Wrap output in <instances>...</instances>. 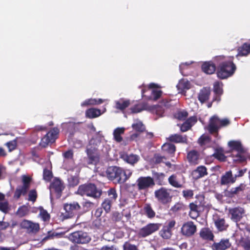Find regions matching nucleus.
Masks as SVG:
<instances>
[{"mask_svg":"<svg viewBox=\"0 0 250 250\" xmlns=\"http://www.w3.org/2000/svg\"><path fill=\"white\" fill-rule=\"evenodd\" d=\"M105 173L109 180L118 184L125 183L132 175L130 170H125L117 166L109 167Z\"/></svg>","mask_w":250,"mask_h":250,"instance_id":"f257e3e1","label":"nucleus"},{"mask_svg":"<svg viewBox=\"0 0 250 250\" xmlns=\"http://www.w3.org/2000/svg\"><path fill=\"white\" fill-rule=\"evenodd\" d=\"M236 70V66L232 60L224 61L218 66L216 75L221 80L227 79L232 76Z\"/></svg>","mask_w":250,"mask_h":250,"instance_id":"f03ea898","label":"nucleus"},{"mask_svg":"<svg viewBox=\"0 0 250 250\" xmlns=\"http://www.w3.org/2000/svg\"><path fill=\"white\" fill-rule=\"evenodd\" d=\"M76 193L81 196L85 195L97 199L101 196L102 191L98 189L94 184L87 183L79 186Z\"/></svg>","mask_w":250,"mask_h":250,"instance_id":"7ed1b4c3","label":"nucleus"},{"mask_svg":"<svg viewBox=\"0 0 250 250\" xmlns=\"http://www.w3.org/2000/svg\"><path fill=\"white\" fill-rule=\"evenodd\" d=\"M230 124L228 119H221L217 115H214L209 119L207 129L210 134L217 136L221 128L227 126Z\"/></svg>","mask_w":250,"mask_h":250,"instance_id":"20e7f679","label":"nucleus"},{"mask_svg":"<svg viewBox=\"0 0 250 250\" xmlns=\"http://www.w3.org/2000/svg\"><path fill=\"white\" fill-rule=\"evenodd\" d=\"M170 191V189L162 187L154 191V197L159 204L167 206L172 200L173 196L171 194Z\"/></svg>","mask_w":250,"mask_h":250,"instance_id":"39448f33","label":"nucleus"},{"mask_svg":"<svg viewBox=\"0 0 250 250\" xmlns=\"http://www.w3.org/2000/svg\"><path fill=\"white\" fill-rule=\"evenodd\" d=\"M71 242L77 244H87L91 241L90 234L83 230L75 231L71 233L69 236Z\"/></svg>","mask_w":250,"mask_h":250,"instance_id":"423d86ee","label":"nucleus"},{"mask_svg":"<svg viewBox=\"0 0 250 250\" xmlns=\"http://www.w3.org/2000/svg\"><path fill=\"white\" fill-rule=\"evenodd\" d=\"M64 213H62V216L63 219L72 218L79 214L81 207L77 202L63 204Z\"/></svg>","mask_w":250,"mask_h":250,"instance_id":"0eeeda50","label":"nucleus"},{"mask_svg":"<svg viewBox=\"0 0 250 250\" xmlns=\"http://www.w3.org/2000/svg\"><path fill=\"white\" fill-rule=\"evenodd\" d=\"M138 190H146L151 188L155 185V180L149 176H141L136 181Z\"/></svg>","mask_w":250,"mask_h":250,"instance_id":"6e6552de","label":"nucleus"},{"mask_svg":"<svg viewBox=\"0 0 250 250\" xmlns=\"http://www.w3.org/2000/svg\"><path fill=\"white\" fill-rule=\"evenodd\" d=\"M246 188V185L241 183L238 186L231 188L229 190H225V196L231 198L236 197L239 199H243L245 196L244 190Z\"/></svg>","mask_w":250,"mask_h":250,"instance_id":"1a4fd4ad","label":"nucleus"},{"mask_svg":"<svg viewBox=\"0 0 250 250\" xmlns=\"http://www.w3.org/2000/svg\"><path fill=\"white\" fill-rule=\"evenodd\" d=\"M161 226L160 223H148L139 229L138 236L139 238H145L158 230Z\"/></svg>","mask_w":250,"mask_h":250,"instance_id":"9d476101","label":"nucleus"},{"mask_svg":"<svg viewBox=\"0 0 250 250\" xmlns=\"http://www.w3.org/2000/svg\"><path fill=\"white\" fill-rule=\"evenodd\" d=\"M20 225L21 228L25 229L28 234H36L40 229L39 223L26 219L23 220Z\"/></svg>","mask_w":250,"mask_h":250,"instance_id":"9b49d317","label":"nucleus"},{"mask_svg":"<svg viewBox=\"0 0 250 250\" xmlns=\"http://www.w3.org/2000/svg\"><path fill=\"white\" fill-rule=\"evenodd\" d=\"M59 132V129L57 128H53L51 129L42 139L40 145L43 147H46L49 143H54L57 138Z\"/></svg>","mask_w":250,"mask_h":250,"instance_id":"f8f14e48","label":"nucleus"},{"mask_svg":"<svg viewBox=\"0 0 250 250\" xmlns=\"http://www.w3.org/2000/svg\"><path fill=\"white\" fill-rule=\"evenodd\" d=\"M245 208L240 206L230 208L229 209L231 220L235 223L239 222L245 216Z\"/></svg>","mask_w":250,"mask_h":250,"instance_id":"ddd939ff","label":"nucleus"},{"mask_svg":"<svg viewBox=\"0 0 250 250\" xmlns=\"http://www.w3.org/2000/svg\"><path fill=\"white\" fill-rule=\"evenodd\" d=\"M204 205H203L201 202L198 200H196L194 202L190 203L189 204V208L190 211L189 212V217L193 219H196L200 215L202 209H203Z\"/></svg>","mask_w":250,"mask_h":250,"instance_id":"4468645a","label":"nucleus"},{"mask_svg":"<svg viewBox=\"0 0 250 250\" xmlns=\"http://www.w3.org/2000/svg\"><path fill=\"white\" fill-rule=\"evenodd\" d=\"M197 231V227L194 223L189 221L183 224L181 229V232L183 235L187 237H191Z\"/></svg>","mask_w":250,"mask_h":250,"instance_id":"2eb2a0df","label":"nucleus"},{"mask_svg":"<svg viewBox=\"0 0 250 250\" xmlns=\"http://www.w3.org/2000/svg\"><path fill=\"white\" fill-rule=\"evenodd\" d=\"M176 224L175 220H171L167 224L165 225L159 231L160 235L165 239H168L172 236V229Z\"/></svg>","mask_w":250,"mask_h":250,"instance_id":"dca6fc26","label":"nucleus"},{"mask_svg":"<svg viewBox=\"0 0 250 250\" xmlns=\"http://www.w3.org/2000/svg\"><path fill=\"white\" fill-rule=\"evenodd\" d=\"M236 182V176H234L231 170L226 171L220 178V184L221 186H229Z\"/></svg>","mask_w":250,"mask_h":250,"instance_id":"f3484780","label":"nucleus"},{"mask_svg":"<svg viewBox=\"0 0 250 250\" xmlns=\"http://www.w3.org/2000/svg\"><path fill=\"white\" fill-rule=\"evenodd\" d=\"M231 247L229 238H222L219 242H214L210 246L211 250H227Z\"/></svg>","mask_w":250,"mask_h":250,"instance_id":"a211bd4d","label":"nucleus"},{"mask_svg":"<svg viewBox=\"0 0 250 250\" xmlns=\"http://www.w3.org/2000/svg\"><path fill=\"white\" fill-rule=\"evenodd\" d=\"M187 159L190 166H196L199 164L200 154L197 150L193 149L187 153Z\"/></svg>","mask_w":250,"mask_h":250,"instance_id":"6ab92c4d","label":"nucleus"},{"mask_svg":"<svg viewBox=\"0 0 250 250\" xmlns=\"http://www.w3.org/2000/svg\"><path fill=\"white\" fill-rule=\"evenodd\" d=\"M50 188L54 191L60 197L64 188V186L63 182L59 178L55 177L50 184Z\"/></svg>","mask_w":250,"mask_h":250,"instance_id":"aec40b11","label":"nucleus"},{"mask_svg":"<svg viewBox=\"0 0 250 250\" xmlns=\"http://www.w3.org/2000/svg\"><path fill=\"white\" fill-rule=\"evenodd\" d=\"M120 158L124 161L131 165L137 163L140 159L138 155L133 153L128 154L126 152H123L120 153Z\"/></svg>","mask_w":250,"mask_h":250,"instance_id":"412c9836","label":"nucleus"},{"mask_svg":"<svg viewBox=\"0 0 250 250\" xmlns=\"http://www.w3.org/2000/svg\"><path fill=\"white\" fill-rule=\"evenodd\" d=\"M208 174L207 168L204 166H198L191 172V175L195 180L199 179Z\"/></svg>","mask_w":250,"mask_h":250,"instance_id":"4be33fe9","label":"nucleus"},{"mask_svg":"<svg viewBox=\"0 0 250 250\" xmlns=\"http://www.w3.org/2000/svg\"><path fill=\"white\" fill-rule=\"evenodd\" d=\"M142 214L150 219H153L156 216V212L150 203H146L141 210Z\"/></svg>","mask_w":250,"mask_h":250,"instance_id":"5701e85b","label":"nucleus"},{"mask_svg":"<svg viewBox=\"0 0 250 250\" xmlns=\"http://www.w3.org/2000/svg\"><path fill=\"white\" fill-rule=\"evenodd\" d=\"M211 93V90L209 87H204L199 91L198 94V99L201 104L208 101Z\"/></svg>","mask_w":250,"mask_h":250,"instance_id":"b1692460","label":"nucleus"},{"mask_svg":"<svg viewBox=\"0 0 250 250\" xmlns=\"http://www.w3.org/2000/svg\"><path fill=\"white\" fill-rule=\"evenodd\" d=\"M167 139L171 143L188 144V138L186 135L182 136L179 134H171Z\"/></svg>","mask_w":250,"mask_h":250,"instance_id":"393cba45","label":"nucleus"},{"mask_svg":"<svg viewBox=\"0 0 250 250\" xmlns=\"http://www.w3.org/2000/svg\"><path fill=\"white\" fill-rule=\"evenodd\" d=\"M201 68L202 71L207 74H212L216 70L215 64L211 61L204 62Z\"/></svg>","mask_w":250,"mask_h":250,"instance_id":"a878e982","label":"nucleus"},{"mask_svg":"<svg viewBox=\"0 0 250 250\" xmlns=\"http://www.w3.org/2000/svg\"><path fill=\"white\" fill-rule=\"evenodd\" d=\"M86 152L89 159V164H96L99 161V151L86 149Z\"/></svg>","mask_w":250,"mask_h":250,"instance_id":"bb28decb","label":"nucleus"},{"mask_svg":"<svg viewBox=\"0 0 250 250\" xmlns=\"http://www.w3.org/2000/svg\"><path fill=\"white\" fill-rule=\"evenodd\" d=\"M101 145V141L99 138H92L89 141V144L86 149L99 151V148Z\"/></svg>","mask_w":250,"mask_h":250,"instance_id":"cd10ccee","label":"nucleus"},{"mask_svg":"<svg viewBox=\"0 0 250 250\" xmlns=\"http://www.w3.org/2000/svg\"><path fill=\"white\" fill-rule=\"evenodd\" d=\"M177 88L180 93H186L187 90L190 89V83L188 80L182 79L177 84Z\"/></svg>","mask_w":250,"mask_h":250,"instance_id":"c85d7f7f","label":"nucleus"},{"mask_svg":"<svg viewBox=\"0 0 250 250\" xmlns=\"http://www.w3.org/2000/svg\"><path fill=\"white\" fill-rule=\"evenodd\" d=\"M228 145L231 150H235L238 153H243L244 152L242 145L239 141H230L228 143Z\"/></svg>","mask_w":250,"mask_h":250,"instance_id":"c756f323","label":"nucleus"},{"mask_svg":"<svg viewBox=\"0 0 250 250\" xmlns=\"http://www.w3.org/2000/svg\"><path fill=\"white\" fill-rule=\"evenodd\" d=\"M64 232H57L55 231H48L46 235L42 239L43 241H46L48 240H53L55 238H61L63 237Z\"/></svg>","mask_w":250,"mask_h":250,"instance_id":"7c9ffc66","label":"nucleus"},{"mask_svg":"<svg viewBox=\"0 0 250 250\" xmlns=\"http://www.w3.org/2000/svg\"><path fill=\"white\" fill-rule=\"evenodd\" d=\"M250 53V43H244L238 48V54L237 56H246Z\"/></svg>","mask_w":250,"mask_h":250,"instance_id":"2f4dec72","label":"nucleus"},{"mask_svg":"<svg viewBox=\"0 0 250 250\" xmlns=\"http://www.w3.org/2000/svg\"><path fill=\"white\" fill-rule=\"evenodd\" d=\"M200 236L204 240L213 241L214 235L208 228L202 229L200 232Z\"/></svg>","mask_w":250,"mask_h":250,"instance_id":"473e14b6","label":"nucleus"},{"mask_svg":"<svg viewBox=\"0 0 250 250\" xmlns=\"http://www.w3.org/2000/svg\"><path fill=\"white\" fill-rule=\"evenodd\" d=\"M214 224L217 229L220 231L227 230L229 227L224 218H218L215 220Z\"/></svg>","mask_w":250,"mask_h":250,"instance_id":"72a5a7b5","label":"nucleus"},{"mask_svg":"<svg viewBox=\"0 0 250 250\" xmlns=\"http://www.w3.org/2000/svg\"><path fill=\"white\" fill-rule=\"evenodd\" d=\"M125 131V127H117L115 128L113 132L114 140L117 143H121L123 141L122 135L124 134Z\"/></svg>","mask_w":250,"mask_h":250,"instance_id":"f704fd0d","label":"nucleus"},{"mask_svg":"<svg viewBox=\"0 0 250 250\" xmlns=\"http://www.w3.org/2000/svg\"><path fill=\"white\" fill-rule=\"evenodd\" d=\"M238 245L243 250H250V237L248 236L241 237L239 240Z\"/></svg>","mask_w":250,"mask_h":250,"instance_id":"c9c22d12","label":"nucleus"},{"mask_svg":"<svg viewBox=\"0 0 250 250\" xmlns=\"http://www.w3.org/2000/svg\"><path fill=\"white\" fill-rule=\"evenodd\" d=\"M101 115V111L99 109L91 108L87 109L85 111L86 117L89 119L97 118Z\"/></svg>","mask_w":250,"mask_h":250,"instance_id":"e433bc0d","label":"nucleus"},{"mask_svg":"<svg viewBox=\"0 0 250 250\" xmlns=\"http://www.w3.org/2000/svg\"><path fill=\"white\" fill-rule=\"evenodd\" d=\"M162 149L165 153L173 155L176 151V146L173 144L166 143L162 146Z\"/></svg>","mask_w":250,"mask_h":250,"instance_id":"4c0bfd02","label":"nucleus"},{"mask_svg":"<svg viewBox=\"0 0 250 250\" xmlns=\"http://www.w3.org/2000/svg\"><path fill=\"white\" fill-rule=\"evenodd\" d=\"M169 184L173 187L181 188L183 187V184L178 180L175 174L170 176L168 179Z\"/></svg>","mask_w":250,"mask_h":250,"instance_id":"58836bf2","label":"nucleus"},{"mask_svg":"<svg viewBox=\"0 0 250 250\" xmlns=\"http://www.w3.org/2000/svg\"><path fill=\"white\" fill-rule=\"evenodd\" d=\"M130 104V100L120 99L119 101L115 102V107L116 109L123 111L128 107Z\"/></svg>","mask_w":250,"mask_h":250,"instance_id":"ea45409f","label":"nucleus"},{"mask_svg":"<svg viewBox=\"0 0 250 250\" xmlns=\"http://www.w3.org/2000/svg\"><path fill=\"white\" fill-rule=\"evenodd\" d=\"M153 178L155 180L157 185L162 186L164 185L166 174L163 172H153Z\"/></svg>","mask_w":250,"mask_h":250,"instance_id":"a19ab883","label":"nucleus"},{"mask_svg":"<svg viewBox=\"0 0 250 250\" xmlns=\"http://www.w3.org/2000/svg\"><path fill=\"white\" fill-rule=\"evenodd\" d=\"M147 108V104L145 103L136 104L130 108L132 113H137L143 110H146Z\"/></svg>","mask_w":250,"mask_h":250,"instance_id":"79ce46f5","label":"nucleus"},{"mask_svg":"<svg viewBox=\"0 0 250 250\" xmlns=\"http://www.w3.org/2000/svg\"><path fill=\"white\" fill-rule=\"evenodd\" d=\"M104 102V100L102 99H88L85 100L83 103H82L81 105L83 106H86L88 105H97L102 104Z\"/></svg>","mask_w":250,"mask_h":250,"instance_id":"37998d69","label":"nucleus"},{"mask_svg":"<svg viewBox=\"0 0 250 250\" xmlns=\"http://www.w3.org/2000/svg\"><path fill=\"white\" fill-rule=\"evenodd\" d=\"M107 193L108 197L106 198L105 199H108V200H110V201H112L113 203L115 202L118 197V194L117 193V191L115 188H110L107 191Z\"/></svg>","mask_w":250,"mask_h":250,"instance_id":"c03bdc74","label":"nucleus"},{"mask_svg":"<svg viewBox=\"0 0 250 250\" xmlns=\"http://www.w3.org/2000/svg\"><path fill=\"white\" fill-rule=\"evenodd\" d=\"M162 93L163 92L161 90L152 89L151 91V95L149 97H146V99L156 101L160 98Z\"/></svg>","mask_w":250,"mask_h":250,"instance_id":"a18cd8bd","label":"nucleus"},{"mask_svg":"<svg viewBox=\"0 0 250 250\" xmlns=\"http://www.w3.org/2000/svg\"><path fill=\"white\" fill-rule=\"evenodd\" d=\"M28 190L21 186L18 187L14 192V198L18 200L21 195H25L26 194Z\"/></svg>","mask_w":250,"mask_h":250,"instance_id":"49530a36","label":"nucleus"},{"mask_svg":"<svg viewBox=\"0 0 250 250\" xmlns=\"http://www.w3.org/2000/svg\"><path fill=\"white\" fill-rule=\"evenodd\" d=\"M131 127L134 130L139 133H142L146 130L145 125L141 121H138L136 123L133 124Z\"/></svg>","mask_w":250,"mask_h":250,"instance_id":"de8ad7c7","label":"nucleus"},{"mask_svg":"<svg viewBox=\"0 0 250 250\" xmlns=\"http://www.w3.org/2000/svg\"><path fill=\"white\" fill-rule=\"evenodd\" d=\"M68 187L69 188H73L77 186L79 183V179L76 176H70L67 179Z\"/></svg>","mask_w":250,"mask_h":250,"instance_id":"09e8293b","label":"nucleus"},{"mask_svg":"<svg viewBox=\"0 0 250 250\" xmlns=\"http://www.w3.org/2000/svg\"><path fill=\"white\" fill-rule=\"evenodd\" d=\"M63 127L66 128L70 134L73 135L75 131L76 125L74 122L63 123L62 124Z\"/></svg>","mask_w":250,"mask_h":250,"instance_id":"8fccbe9b","label":"nucleus"},{"mask_svg":"<svg viewBox=\"0 0 250 250\" xmlns=\"http://www.w3.org/2000/svg\"><path fill=\"white\" fill-rule=\"evenodd\" d=\"M114 203L108 199H104L102 203L101 206L103 209H104L106 213L110 212L112 205Z\"/></svg>","mask_w":250,"mask_h":250,"instance_id":"3c124183","label":"nucleus"},{"mask_svg":"<svg viewBox=\"0 0 250 250\" xmlns=\"http://www.w3.org/2000/svg\"><path fill=\"white\" fill-rule=\"evenodd\" d=\"M32 179L30 177L26 175H22V188L27 189V190L29 189L30 186V183L31 182Z\"/></svg>","mask_w":250,"mask_h":250,"instance_id":"603ef678","label":"nucleus"},{"mask_svg":"<svg viewBox=\"0 0 250 250\" xmlns=\"http://www.w3.org/2000/svg\"><path fill=\"white\" fill-rule=\"evenodd\" d=\"M53 178V173L51 170L44 168L43 171V179L46 182H50Z\"/></svg>","mask_w":250,"mask_h":250,"instance_id":"864d4df0","label":"nucleus"},{"mask_svg":"<svg viewBox=\"0 0 250 250\" xmlns=\"http://www.w3.org/2000/svg\"><path fill=\"white\" fill-rule=\"evenodd\" d=\"M222 85V83L220 84L218 82H216L214 83L213 92L215 95H222L223 94Z\"/></svg>","mask_w":250,"mask_h":250,"instance_id":"5fc2aeb1","label":"nucleus"},{"mask_svg":"<svg viewBox=\"0 0 250 250\" xmlns=\"http://www.w3.org/2000/svg\"><path fill=\"white\" fill-rule=\"evenodd\" d=\"M123 216L124 215L122 212L115 211L112 213L111 219L114 222H119L122 220Z\"/></svg>","mask_w":250,"mask_h":250,"instance_id":"6e6d98bb","label":"nucleus"},{"mask_svg":"<svg viewBox=\"0 0 250 250\" xmlns=\"http://www.w3.org/2000/svg\"><path fill=\"white\" fill-rule=\"evenodd\" d=\"M28 212L29 210L27 207L25 206H22L18 208L17 211V214L19 217H22L27 215L28 214Z\"/></svg>","mask_w":250,"mask_h":250,"instance_id":"4d7b16f0","label":"nucleus"},{"mask_svg":"<svg viewBox=\"0 0 250 250\" xmlns=\"http://www.w3.org/2000/svg\"><path fill=\"white\" fill-rule=\"evenodd\" d=\"M210 142V138L207 135H202L198 140V143L201 146L206 145L207 143Z\"/></svg>","mask_w":250,"mask_h":250,"instance_id":"13d9d810","label":"nucleus"},{"mask_svg":"<svg viewBox=\"0 0 250 250\" xmlns=\"http://www.w3.org/2000/svg\"><path fill=\"white\" fill-rule=\"evenodd\" d=\"M40 215H41L42 220L44 221H49L50 218V214L46 210L44 209L42 207L40 208Z\"/></svg>","mask_w":250,"mask_h":250,"instance_id":"bf43d9fd","label":"nucleus"},{"mask_svg":"<svg viewBox=\"0 0 250 250\" xmlns=\"http://www.w3.org/2000/svg\"><path fill=\"white\" fill-rule=\"evenodd\" d=\"M184 209V205L182 203H177L171 208L170 210L173 212H177Z\"/></svg>","mask_w":250,"mask_h":250,"instance_id":"052dcab7","label":"nucleus"},{"mask_svg":"<svg viewBox=\"0 0 250 250\" xmlns=\"http://www.w3.org/2000/svg\"><path fill=\"white\" fill-rule=\"evenodd\" d=\"M213 156L217 160L221 162H225L226 160V157L223 153L221 151L217 150L215 152Z\"/></svg>","mask_w":250,"mask_h":250,"instance_id":"680f3d73","label":"nucleus"},{"mask_svg":"<svg viewBox=\"0 0 250 250\" xmlns=\"http://www.w3.org/2000/svg\"><path fill=\"white\" fill-rule=\"evenodd\" d=\"M37 198V193L36 189H32L29 191L28 193V200L29 201L34 202L36 201Z\"/></svg>","mask_w":250,"mask_h":250,"instance_id":"e2e57ef3","label":"nucleus"},{"mask_svg":"<svg viewBox=\"0 0 250 250\" xmlns=\"http://www.w3.org/2000/svg\"><path fill=\"white\" fill-rule=\"evenodd\" d=\"M124 250H138L137 247L128 242H125L123 245Z\"/></svg>","mask_w":250,"mask_h":250,"instance_id":"0e129e2a","label":"nucleus"},{"mask_svg":"<svg viewBox=\"0 0 250 250\" xmlns=\"http://www.w3.org/2000/svg\"><path fill=\"white\" fill-rule=\"evenodd\" d=\"M153 159L154 163L155 164H159L163 162V159H166V157L161 156L160 154H155Z\"/></svg>","mask_w":250,"mask_h":250,"instance_id":"69168bd1","label":"nucleus"},{"mask_svg":"<svg viewBox=\"0 0 250 250\" xmlns=\"http://www.w3.org/2000/svg\"><path fill=\"white\" fill-rule=\"evenodd\" d=\"M8 203L7 201L0 202V210L4 213L7 212L8 210Z\"/></svg>","mask_w":250,"mask_h":250,"instance_id":"338daca9","label":"nucleus"},{"mask_svg":"<svg viewBox=\"0 0 250 250\" xmlns=\"http://www.w3.org/2000/svg\"><path fill=\"white\" fill-rule=\"evenodd\" d=\"M6 145L8 148L9 151H12L14 150L17 146V141L16 140L9 141L6 144Z\"/></svg>","mask_w":250,"mask_h":250,"instance_id":"774afa93","label":"nucleus"}]
</instances>
